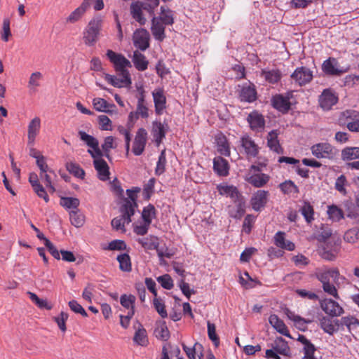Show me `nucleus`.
<instances>
[{"label":"nucleus","instance_id":"nucleus-18","mask_svg":"<svg viewBox=\"0 0 359 359\" xmlns=\"http://www.w3.org/2000/svg\"><path fill=\"white\" fill-rule=\"evenodd\" d=\"M339 251V243L334 242V245L325 243L320 250V255L322 258L328 261H333L337 258Z\"/></svg>","mask_w":359,"mask_h":359},{"label":"nucleus","instance_id":"nucleus-57","mask_svg":"<svg viewBox=\"0 0 359 359\" xmlns=\"http://www.w3.org/2000/svg\"><path fill=\"white\" fill-rule=\"evenodd\" d=\"M346 242L354 243L359 240V229L353 228L346 231L344 236Z\"/></svg>","mask_w":359,"mask_h":359},{"label":"nucleus","instance_id":"nucleus-61","mask_svg":"<svg viewBox=\"0 0 359 359\" xmlns=\"http://www.w3.org/2000/svg\"><path fill=\"white\" fill-rule=\"evenodd\" d=\"M346 184L347 180L346 177L344 175H341L336 180L334 187L341 194L345 196L347 194L346 189Z\"/></svg>","mask_w":359,"mask_h":359},{"label":"nucleus","instance_id":"nucleus-33","mask_svg":"<svg viewBox=\"0 0 359 359\" xmlns=\"http://www.w3.org/2000/svg\"><path fill=\"white\" fill-rule=\"evenodd\" d=\"M86 11L87 8L81 3L78 8L70 13V14L66 18L65 22L67 24L76 23L82 19Z\"/></svg>","mask_w":359,"mask_h":359},{"label":"nucleus","instance_id":"nucleus-1","mask_svg":"<svg viewBox=\"0 0 359 359\" xmlns=\"http://www.w3.org/2000/svg\"><path fill=\"white\" fill-rule=\"evenodd\" d=\"M103 24L102 17L94 16L88 23L83 31V39L88 46H93L99 40Z\"/></svg>","mask_w":359,"mask_h":359},{"label":"nucleus","instance_id":"nucleus-39","mask_svg":"<svg viewBox=\"0 0 359 359\" xmlns=\"http://www.w3.org/2000/svg\"><path fill=\"white\" fill-rule=\"evenodd\" d=\"M299 212L308 224L311 223L314 220V210L309 202L304 201L303 205L299 208Z\"/></svg>","mask_w":359,"mask_h":359},{"label":"nucleus","instance_id":"nucleus-25","mask_svg":"<svg viewBox=\"0 0 359 359\" xmlns=\"http://www.w3.org/2000/svg\"><path fill=\"white\" fill-rule=\"evenodd\" d=\"M165 26L156 17L152 18L151 29L155 39L162 41L165 39Z\"/></svg>","mask_w":359,"mask_h":359},{"label":"nucleus","instance_id":"nucleus-36","mask_svg":"<svg viewBox=\"0 0 359 359\" xmlns=\"http://www.w3.org/2000/svg\"><path fill=\"white\" fill-rule=\"evenodd\" d=\"M133 62L135 67L138 70L143 72L148 67L149 62L146 57L138 51H135L133 56Z\"/></svg>","mask_w":359,"mask_h":359},{"label":"nucleus","instance_id":"nucleus-58","mask_svg":"<svg viewBox=\"0 0 359 359\" xmlns=\"http://www.w3.org/2000/svg\"><path fill=\"white\" fill-rule=\"evenodd\" d=\"M114 139L112 136H107L104 138V143L102 144V149L104 153V156L109 158L110 150L115 148Z\"/></svg>","mask_w":359,"mask_h":359},{"label":"nucleus","instance_id":"nucleus-11","mask_svg":"<svg viewBox=\"0 0 359 359\" xmlns=\"http://www.w3.org/2000/svg\"><path fill=\"white\" fill-rule=\"evenodd\" d=\"M322 309L330 316H339L343 313L342 307L335 301L331 299H325L321 302Z\"/></svg>","mask_w":359,"mask_h":359},{"label":"nucleus","instance_id":"nucleus-29","mask_svg":"<svg viewBox=\"0 0 359 359\" xmlns=\"http://www.w3.org/2000/svg\"><path fill=\"white\" fill-rule=\"evenodd\" d=\"M261 76L271 84L277 83L282 78V74L278 69H264L261 72Z\"/></svg>","mask_w":359,"mask_h":359},{"label":"nucleus","instance_id":"nucleus-14","mask_svg":"<svg viewBox=\"0 0 359 359\" xmlns=\"http://www.w3.org/2000/svg\"><path fill=\"white\" fill-rule=\"evenodd\" d=\"M342 116L346 119L347 128L352 132H359V112L355 110H346Z\"/></svg>","mask_w":359,"mask_h":359},{"label":"nucleus","instance_id":"nucleus-52","mask_svg":"<svg viewBox=\"0 0 359 359\" xmlns=\"http://www.w3.org/2000/svg\"><path fill=\"white\" fill-rule=\"evenodd\" d=\"M327 214L329 217L334 222H339L344 218L343 211L337 205H330L327 209Z\"/></svg>","mask_w":359,"mask_h":359},{"label":"nucleus","instance_id":"nucleus-15","mask_svg":"<svg viewBox=\"0 0 359 359\" xmlns=\"http://www.w3.org/2000/svg\"><path fill=\"white\" fill-rule=\"evenodd\" d=\"M272 106L282 113L287 112L290 109L289 97L278 94L271 98Z\"/></svg>","mask_w":359,"mask_h":359},{"label":"nucleus","instance_id":"nucleus-30","mask_svg":"<svg viewBox=\"0 0 359 359\" xmlns=\"http://www.w3.org/2000/svg\"><path fill=\"white\" fill-rule=\"evenodd\" d=\"M285 314L290 320L294 322V325L299 330H304L306 325L312 322L311 320L302 318L300 316L295 314L294 312L288 309H285Z\"/></svg>","mask_w":359,"mask_h":359},{"label":"nucleus","instance_id":"nucleus-12","mask_svg":"<svg viewBox=\"0 0 359 359\" xmlns=\"http://www.w3.org/2000/svg\"><path fill=\"white\" fill-rule=\"evenodd\" d=\"M152 96L154 99L155 112L156 114L161 115L166 108V97L164 95L163 90L162 88L155 89L152 92Z\"/></svg>","mask_w":359,"mask_h":359},{"label":"nucleus","instance_id":"nucleus-24","mask_svg":"<svg viewBox=\"0 0 359 359\" xmlns=\"http://www.w3.org/2000/svg\"><path fill=\"white\" fill-rule=\"evenodd\" d=\"M93 165L100 180L107 181L109 179V168L104 159L93 160Z\"/></svg>","mask_w":359,"mask_h":359},{"label":"nucleus","instance_id":"nucleus-3","mask_svg":"<svg viewBox=\"0 0 359 359\" xmlns=\"http://www.w3.org/2000/svg\"><path fill=\"white\" fill-rule=\"evenodd\" d=\"M311 154L318 159L332 160L335 156L334 147L328 142H320L312 145L310 148Z\"/></svg>","mask_w":359,"mask_h":359},{"label":"nucleus","instance_id":"nucleus-50","mask_svg":"<svg viewBox=\"0 0 359 359\" xmlns=\"http://www.w3.org/2000/svg\"><path fill=\"white\" fill-rule=\"evenodd\" d=\"M41 128V119L36 116L29 123L27 135L36 137Z\"/></svg>","mask_w":359,"mask_h":359},{"label":"nucleus","instance_id":"nucleus-6","mask_svg":"<svg viewBox=\"0 0 359 359\" xmlns=\"http://www.w3.org/2000/svg\"><path fill=\"white\" fill-rule=\"evenodd\" d=\"M106 55L109 61L113 64L116 72L126 70L127 67H131L130 62L122 54L108 50Z\"/></svg>","mask_w":359,"mask_h":359},{"label":"nucleus","instance_id":"nucleus-13","mask_svg":"<svg viewBox=\"0 0 359 359\" xmlns=\"http://www.w3.org/2000/svg\"><path fill=\"white\" fill-rule=\"evenodd\" d=\"M269 192L264 190H258L252 196L250 203L255 211H260L266 204Z\"/></svg>","mask_w":359,"mask_h":359},{"label":"nucleus","instance_id":"nucleus-41","mask_svg":"<svg viewBox=\"0 0 359 359\" xmlns=\"http://www.w3.org/2000/svg\"><path fill=\"white\" fill-rule=\"evenodd\" d=\"M117 261L119 263V269L125 272H130L132 270L131 260L128 254L123 253L117 256Z\"/></svg>","mask_w":359,"mask_h":359},{"label":"nucleus","instance_id":"nucleus-47","mask_svg":"<svg viewBox=\"0 0 359 359\" xmlns=\"http://www.w3.org/2000/svg\"><path fill=\"white\" fill-rule=\"evenodd\" d=\"M42 78L43 75L39 72H34L30 75L28 82V88L32 92H35L36 90V88L41 85Z\"/></svg>","mask_w":359,"mask_h":359},{"label":"nucleus","instance_id":"nucleus-37","mask_svg":"<svg viewBox=\"0 0 359 359\" xmlns=\"http://www.w3.org/2000/svg\"><path fill=\"white\" fill-rule=\"evenodd\" d=\"M133 341L135 344L141 346H147L148 345L147 333L142 325H140L138 329L135 331Z\"/></svg>","mask_w":359,"mask_h":359},{"label":"nucleus","instance_id":"nucleus-55","mask_svg":"<svg viewBox=\"0 0 359 359\" xmlns=\"http://www.w3.org/2000/svg\"><path fill=\"white\" fill-rule=\"evenodd\" d=\"M165 164H166V156H165V151H161L158 161L156 163V166L155 168V174L158 176L163 174L165 170Z\"/></svg>","mask_w":359,"mask_h":359},{"label":"nucleus","instance_id":"nucleus-27","mask_svg":"<svg viewBox=\"0 0 359 359\" xmlns=\"http://www.w3.org/2000/svg\"><path fill=\"white\" fill-rule=\"evenodd\" d=\"M136 241L146 251L152 250H157L158 248V238L155 236L150 235L147 237L138 238Z\"/></svg>","mask_w":359,"mask_h":359},{"label":"nucleus","instance_id":"nucleus-23","mask_svg":"<svg viewBox=\"0 0 359 359\" xmlns=\"http://www.w3.org/2000/svg\"><path fill=\"white\" fill-rule=\"evenodd\" d=\"M274 244L279 248L292 251L295 248V245L290 241L285 239V233L283 231H278L274 237Z\"/></svg>","mask_w":359,"mask_h":359},{"label":"nucleus","instance_id":"nucleus-16","mask_svg":"<svg viewBox=\"0 0 359 359\" xmlns=\"http://www.w3.org/2000/svg\"><path fill=\"white\" fill-rule=\"evenodd\" d=\"M298 341L303 345L304 356L302 359H317L314 356L316 346L304 335L299 334Z\"/></svg>","mask_w":359,"mask_h":359},{"label":"nucleus","instance_id":"nucleus-62","mask_svg":"<svg viewBox=\"0 0 359 359\" xmlns=\"http://www.w3.org/2000/svg\"><path fill=\"white\" fill-rule=\"evenodd\" d=\"M208 335L214 345L217 347L219 345V339L216 334L215 325L210 322H208Z\"/></svg>","mask_w":359,"mask_h":359},{"label":"nucleus","instance_id":"nucleus-49","mask_svg":"<svg viewBox=\"0 0 359 359\" xmlns=\"http://www.w3.org/2000/svg\"><path fill=\"white\" fill-rule=\"evenodd\" d=\"M161 14L159 17H156L159 19V21L163 22L165 25H171L174 22L172 12L169 9H165L164 7H161Z\"/></svg>","mask_w":359,"mask_h":359},{"label":"nucleus","instance_id":"nucleus-48","mask_svg":"<svg viewBox=\"0 0 359 359\" xmlns=\"http://www.w3.org/2000/svg\"><path fill=\"white\" fill-rule=\"evenodd\" d=\"M80 201L76 198L62 197L60 199V205L66 209L77 210Z\"/></svg>","mask_w":359,"mask_h":359},{"label":"nucleus","instance_id":"nucleus-9","mask_svg":"<svg viewBox=\"0 0 359 359\" xmlns=\"http://www.w3.org/2000/svg\"><path fill=\"white\" fill-rule=\"evenodd\" d=\"M291 78L300 86H302L312 80L313 72L306 67H297L292 74Z\"/></svg>","mask_w":359,"mask_h":359},{"label":"nucleus","instance_id":"nucleus-2","mask_svg":"<svg viewBox=\"0 0 359 359\" xmlns=\"http://www.w3.org/2000/svg\"><path fill=\"white\" fill-rule=\"evenodd\" d=\"M316 277L322 283L323 290L326 294L335 299H339L336 285L330 283V278L333 280L334 279L340 278L337 268H330L320 271L316 273Z\"/></svg>","mask_w":359,"mask_h":359},{"label":"nucleus","instance_id":"nucleus-26","mask_svg":"<svg viewBox=\"0 0 359 359\" xmlns=\"http://www.w3.org/2000/svg\"><path fill=\"white\" fill-rule=\"evenodd\" d=\"M213 169L218 175L227 176L229 170L228 161L221 156L215 157L213 159Z\"/></svg>","mask_w":359,"mask_h":359},{"label":"nucleus","instance_id":"nucleus-63","mask_svg":"<svg viewBox=\"0 0 359 359\" xmlns=\"http://www.w3.org/2000/svg\"><path fill=\"white\" fill-rule=\"evenodd\" d=\"M157 281L162 287L166 290H171L173 287V280L169 274H164L157 278Z\"/></svg>","mask_w":359,"mask_h":359},{"label":"nucleus","instance_id":"nucleus-10","mask_svg":"<svg viewBox=\"0 0 359 359\" xmlns=\"http://www.w3.org/2000/svg\"><path fill=\"white\" fill-rule=\"evenodd\" d=\"M133 43L135 47L144 51L149 46V34L144 29H137L133 34Z\"/></svg>","mask_w":359,"mask_h":359},{"label":"nucleus","instance_id":"nucleus-44","mask_svg":"<svg viewBox=\"0 0 359 359\" xmlns=\"http://www.w3.org/2000/svg\"><path fill=\"white\" fill-rule=\"evenodd\" d=\"M156 217V209L151 204L144 207L142 212V218L143 222L147 224H151L152 219Z\"/></svg>","mask_w":359,"mask_h":359},{"label":"nucleus","instance_id":"nucleus-54","mask_svg":"<svg viewBox=\"0 0 359 359\" xmlns=\"http://www.w3.org/2000/svg\"><path fill=\"white\" fill-rule=\"evenodd\" d=\"M280 190L285 194H298L297 186L291 180H287L280 184Z\"/></svg>","mask_w":359,"mask_h":359},{"label":"nucleus","instance_id":"nucleus-46","mask_svg":"<svg viewBox=\"0 0 359 359\" xmlns=\"http://www.w3.org/2000/svg\"><path fill=\"white\" fill-rule=\"evenodd\" d=\"M341 158L351 161L359 158V147H346L341 151Z\"/></svg>","mask_w":359,"mask_h":359},{"label":"nucleus","instance_id":"nucleus-53","mask_svg":"<svg viewBox=\"0 0 359 359\" xmlns=\"http://www.w3.org/2000/svg\"><path fill=\"white\" fill-rule=\"evenodd\" d=\"M67 170L75 177L83 179L85 176L84 170L76 163L69 162L66 164Z\"/></svg>","mask_w":359,"mask_h":359},{"label":"nucleus","instance_id":"nucleus-45","mask_svg":"<svg viewBox=\"0 0 359 359\" xmlns=\"http://www.w3.org/2000/svg\"><path fill=\"white\" fill-rule=\"evenodd\" d=\"M136 298L133 294H122L120 297V304L123 307L128 311H133L135 313V303Z\"/></svg>","mask_w":359,"mask_h":359},{"label":"nucleus","instance_id":"nucleus-59","mask_svg":"<svg viewBox=\"0 0 359 359\" xmlns=\"http://www.w3.org/2000/svg\"><path fill=\"white\" fill-rule=\"evenodd\" d=\"M153 304L156 311L163 318H165L168 316V313L165 309L164 302L161 299L155 297L153 301Z\"/></svg>","mask_w":359,"mask_h":359},{"label":"nucleus","instance_id":"nucleus-35","mask_svg":"<svg viewBox=\"0 0 359 359\" xmlns=\"http://www.w3.org/2000/svg\"><path fill=\"white\" fill-rule=\"evenodd\" d=\"M140 191L139 188H135V190L133 189H127L126 194L128 198H126L123 200L121 205H130V208L133 210V212H135V208L137 207V193Z\"/></svg>","mask_w":359,"mask_h":359},{"label":"nucleus","instance_id":"nucleus-60","mask_svg":"<svg viewBox=\"0 0 359 359\" xmlns=\"http://www.w3.org/2000/svg\"><path fill=\"white\" fill-rule=\"evenodd\" d=\"M79 135L80 139L85 142V143L89 147H96L97 143H98V140L93 137L92 135H90L87 134L84 131H79Z\"/></svg>","mask_w":359,"mask_h":359},{"label":"nucleus","instance_id":"nucleus-64","mask_svg":"<svg viewBox=\"0 0 359 359\" xmlns=\"http://www.w3.org/2000/svg\"><path fill=\"white\" fill-rule=\"evenodd\" d=\"M93 104L96 111L103 112L107 111L109 106L104 99L100 97L94 98L93 100Z\"/></svg>","mask_w":359,"mask_h":359},{"label":"nucleus","instance_id":"nucleus-42","mask_svg":"<svg viewBox=\"0 0 359 359\" xmlns=\"http://www.w3.org/2000/svg\"><path fill=\"white\" fill-rule=\"evenodd\" d=\"M69 219L71 224L76 228L82 226L84 224V216L79 209L69 212Z\"/></svg>","mask_w":359,"mask_h":359},{"label":"nucleus","instance_id":"nucleus-5","mask_svg":"<svg viewBox=\"0 0 359 359\" xmlns=\"http://www.w3.org/2000/svg\"><path fill=\"white\" fill-rule=\"evenodd\" d=\"M239 146L248 158H256L259 153V147L248 134H244L240 137Z\"/></svg>","mask_w":359,"mask_h":359},{"label":"nucleus","instance_id":"nucleus-31","mask_svg":"<svg viewBox=\"0 0 359 359\" xmlns=\"http://www.w3.org/2000/svg\"><path fill=\"white\" fill-rule=\"evenodd\" d=\"M337 323L339 330H344V327H346L349 332L359 325V320L353 316L342 317L341 319L337 320Z\"/></svg>","mask_w":359,"mask_h":359},{"label":"nucleus","instance_id":"nucleus-32","mask_svg":"<svg viewBox=\"0 0 359 359\" xmlns=\"http://www.w3.org/2000/svg\"><path fill=\"white\" fill-rule=\"evenodd\" d=\"M248 121L250 128L254 130L264 128L265 124L263 116L257 111H253L248 115Z\"/></svg>","mask_w":359,"mask_h":359},{"label":"nucleus","instance_id":"nucleus-20","mask_svg":"<svg viewBox=\"0 0 359 359\" xmlns=\"http://www.w3.org/2000/svg\"><path fill=\"white\" fill-rule=\"evenodd\" d=\"M320 326L321 329L330 335L339 330L337 320H333L327 316H323L319 318Z\"/></svg>","mask_w":359,"mask_h":359},{"label":"nucleus","instance_id":"nucleus-38","mask_svg":"<svg viewBox=\"0 0 359 359\" xmlns=\"http://www.w3.org/2000/svg\"><path fill=\"white\" fill-rule=\"evenodd\" d=\"M217 190L220 195L229 196L233 200L238 198L239 193L237 188L233 185L219 184Z\"/></svg>","mask_w":359,"mask_h":359},{"label":"nucleus","instance_id":"nucleus-22","mask_svg":"<svg viewBox=\"0 0 359 359\" xmlns=\"http://www.w3.org/2000/svg\"><path fill=\"white\" fill-rule=\"evenodd\" d=\"M166 130L164 124L160 121H154L152 122L151 135L154 142L158 146L165 138Z\"/></svg>","mask_w":359,"mask_h":359},{"label":"nucleus","instance_id":"nucleus-40","mask_svg":"<svg viewBox=\"0 0 359 359\" xmlns=\"http://www.w3.org/2000/svg\"><path fill=\"white\" fill-rule=\"evenodd\" d=\"M322 69L328 75H338L341 73V71L336 67L335 59L331 57L323 62Z\"/></svg>","mask_w":359,"mask_h":359},{"label":"nucleus","instance_id":"nucleus-43","mask_svg":"<svg viewBox=\"0 0 359 359\" xmlns=\"http://www.w3.org/2000/svg\"><path fill=\"white\" fill-rule=\"evenodd\" d=\"M154 334L158 339L167 341L170 337V332L165 322H162L154 330Z\"/></svg>","mask_w":359,"mask_h":359},{"label":"nucleus","instance_id":"nucleus-21","mask_svg":"<svg viewBox=\"0 0 359 359\" xmlns=\"http://www.w3.org/2000/svg\"><path fill=\"white\" fill-rule=\"evenodd\" d=\"M215 144L217 152L222 156H229L230 144L226 137L222 133L218 134L215 137Z\"/></svg>","mask_w":359,"mask_h":359},{"label":"nucleus","instance_id":"nucleus-7","mask_svg":"<svg viewBox=\"0 0 359 359\" xmlns=\"http://www.w3.org/2000/svg\"><path fill=\"white\" fill-rule=\"evenodd\" d=\"M147 140V132L140 128L137 130L133 144L132 151L135 156H140L144 151Z\"/></svg>","mask_w":359,"mask_h":359},{"label":"nucleus","instance_id":"nucleus-51","mask_svg":"<svg viewBox=\"0 0 359 359\" xmlns=\"http://www.w3.org/2000/svg\"><path fill=\"white\" fill-rule=\"evenodd\" d=\"M332 236V230L327 226H323L318 232L316 238L319 242H322L324 244L330 243L328 241Z\"/></svg>","mask_w":359,"mask_h":359},{"label":"nucleus","instance_id":"nucleus-4","mask_svg":"<svg viewBox=\"0 0 359 359\" xmlns=\"http://www.w3.org/2000/svg\"><path fill=\"white\" fill-rule=\"evenodd\" d=\"M120 212L121 215L116 217L111 220V226L116 231H126L125 225L132 222L131 217L134 215V212L128 205H121Z\"/></svg>","mask_w":359,"mask_h":359},{"label":"nucleus","instance_id":"nucleus-28","mask_svg":"<svg viewBox=\"0 0 359 359\" xmlns=\"http://www.w3.org/2000/svg\"><path fill=\"white\" fill-rule=\"evenodd\" d=\"M269 323L271 326L281 334L290 337L289 330L284 322L278 318L276 314H271L269 318Z\"/></svg>","mask_w":359,"mask_h":359},{"label":"nucleus","instance_id":"nucleus-8","mask_svg":"<svg viewBox=\"0 0 359 359\" xmlns=\"http://www.w3.org/2000/svg\"><path fill=\"white\" fill-rule=\"evenodd\" d=\"M319 104L320 107L325 110H330L332 106L337 104L338 101V97L331 89H325L318 99Z\"/></svg>","mask_w":359,"mask_h":359},{"label":"nucleus","instance_id":"nucleus-19","mask_svg":"<svg viewBox=\"0 0 359 359\" xmlns=\"http://www.w3.org/2000/svg\"><path fill=\"white\" fill-rule=\"evenodd\" d=\"M279 133L276 130L270 131L266 137L267 146L273 152L280 154L283 153V149L281 147L279 140Z\"/></svg>","mask_w":359,"mask_h":359},{"label":"nucleus","instance_id":"nucleus-34","mask_svg":"<svg viewBox=\"0 0 359 359\" xmlns=\"http://www.w3.org/2000/svg\"><path fill=\"white\" fill-rule=\"evenodd\" d=\"M270 177L267 174H253L247 178L248 183L253 187L260 188L264 187L269 181Z\"/></svg>","mask_w":359,"mask_h":359},{"label":"nucleus","instance_id":"nucleus-17","mask_svg":"<svg viewBox=\"0 0 359 359\" xmlns=\"http://www.w3.org/2000/svg\"><path fill=\"white\" fill-rule=\"evenodd\" d=\"M257 98V91L254 86L245 83L241 87L239 99L241 102H252Z\"/></svg>","mask_w":359,"mask_h":359},{"label":"nucleus","instance_id":"nucleus-56","mask_svg":"<svg viewBox=\"0 0 359 359\" xmlns=\"http://www.w3.org/2000/svg\"><path fill=\"white\" fill-rule=\"evenodd\" d=\"M272 348H273L278 354L282 355H287L289 351L287 344L282 338H278L276 339L274 344L272 346Z\"/></svg>","mask_w":359,"mask_h":359}]
</instances>
